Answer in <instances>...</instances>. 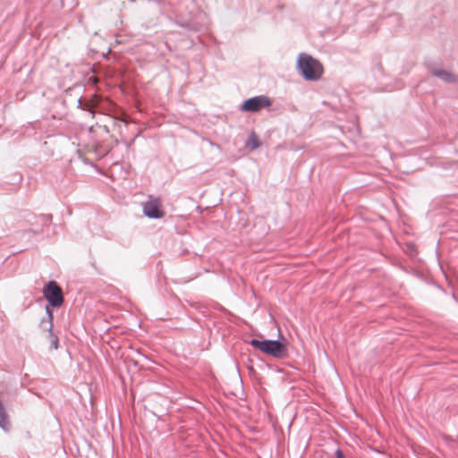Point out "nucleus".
<instances>
[{"label": "nucleus", "instance_id": "obj_7", "mask_svg": "<svg viewBox=\"0 0 458 458\" xmlns=\"http://www.w3.org/2000/svg\"><path fill=\"white\" fill-rule=\"evenodd\" d=\"M0 428L8 432L11 429V423L8 419V415L6 413L5 408L4 404L0 402Z\"/></svg>", "mask_w": 458, "mask_h": 458}, {"label": "nucleus", "instance_id": "obj_6", "mask_svg": "<svg viewBox=\"0 0 458 458\" xmlns=\"http://www.w3.org/2000/svg\"><path fill=\"white\" fill-rule=\"evenodd\" d=\"M431 73L445 82H453L455 81L454 74L444 69L432 68Z\"/></svg>", "mask_w": 458, "mask_h": 458}, {"label": "nucleus", "instance_id": "obj_5", "mask_svg": "<svg viewBox=\"0 0 458 458\" xmlns=\"http://www.w3.org/2000/svg\"><path fill=\"white\" fill-rule=\"evenodd\" d=\"M143 214L152 219H160L165 216V210L162 208V202L159 198L149 196L148 199L142 205Z\"/></svg>", "mask_w": 458, "mask_h": 458}, {"label": "nucleus", "instance_id": "obj_2", "mask_svg": "<svg viewBox=\"0 0 458 458\" xmlns=\"http://www.w3.org/2000/svg\"><path fill=\"white\" fill-rule=\"evenodd\" d=\"M250 344L251 346L276 358H281L285 355V347L278 340L259 341L258 339H251Z\"/></svg>", "mask_w": 458, "mask_h": 458}, {"label": "nucleus", "instance_id": "obj_10", "mask_svg": "<svg viewBox=\"0 0 458 458\" xmlns=\"http://www.w3.org/2000/svg\"><path fill=\"white\" fill-rule=\"evenodd\" d=\"M48 332V336L50 338V343H51V345L54 349H57L58 348V337L56 335H55L53 334V331H47Z\"/></svg>", "mask_w": 458, "mask_h": 458}, {"label": "nucleus", "instance_id": "obj_4", "mask_svg": "<svg viewBox=\"0 0 458 458\" xmlns=\"http://www.w3.org/2000/svg\"><path fill=\"white\" fill-rule=\"evenodd\" d=\"M272 105L270 98L265 95H259L246 99L240 106L242 112H259L263 108L269 107Z\"/></svg>", "mask_w": 458, "mask_h": 458}, {"label": "nucleus", "instance_id": "obj_9", "mask_svg": "<svg viewBox=\"0 0 458 458\" xmlns=\"http://www.w3.org/2000/svg\"><path fill=\"white\" fill-rule=\"evenodd\" d=\"M245 146L250 150H254L261 146V142L254 131L250 133L248 140L245 143Z\"/></svg>", "mask_w": 458, "mask_h": 458}, {"label": "nucleus", "instance_id": "obj_1", "mask_svg": "<svg viewBox=\"0 0 458 458\" xmlns=\"http://www.w3.org/2000/svg\"><path fill=\"white\" fill-rule=\"evenodd\" d=\"M297 69L300 74L307 81H318L323 74V66L320 62L306 53L299 55Z\"/></svg>", "mask_w": 458, "mask_h": 458}, {"label": "nucleus", "instance_id": "obj_11", "mask_svg": "<svg viewBox=\"0 0 458 458\" xmlns=\"http://www.w3.org/2000/svg\"><path fill=\"white\" fill-rule=\"evenodd\" d=\"M335 455H336L337 458H344V455L343 452L341 450H339V449H337L335 451Z\"/></svg>", "mask_w": 458, "mask_h": 458}, {"label": "nucleus", "instance_id": "obj_3", "mask_svg": "<svg viewBox=\"0 0 458 458\" xmlns=\"http://www.w3.org/2000/svg\"><path fill=\"white\" fill-rule=\"evenodd\" d=\"M43 295L52 307H60L64 303L61 287L55 281H49L43 288Z\"/></svg>", "mask_w": 458, "mask_h": 458}, {"label": "nucleus", "instance_id": "obj_8", "mask_svg": "<svg viewBox=\"0 0 458 458\" xmlns=\"http://www.w3.org/2000/svg\"><path fill=\"white\" fill-rule=\"evenodd\" d=\"M47 318L40 321V327L47 331L53 329V311L49 306L46 307Z\"/></svg>", "mask_w": 458, "mask_h": 458}]
</instances>
